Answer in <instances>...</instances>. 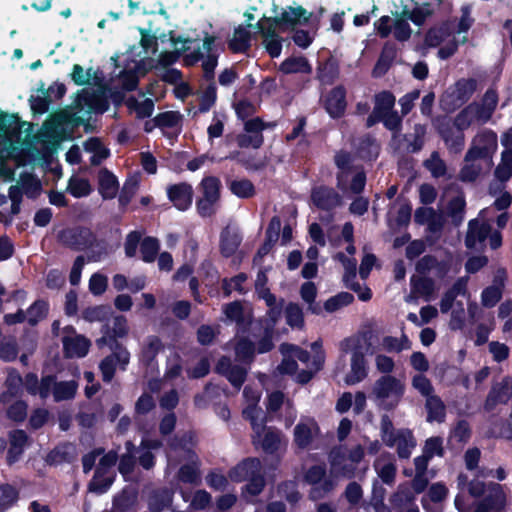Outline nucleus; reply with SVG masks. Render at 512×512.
I'll list each match as a JSON object with an SVG mask.
<instances>
[{
  "label": "nucleus",
  "mask_w": 512,
  "mask_h": 512,
  "mask_svg": "<svg viewBox=\"0 0 512 512\" xmlns=\"http://www.w3.org/2000/svg\"><path fill=\"white\" fill-rule=\"evenodd\" d=\"M498 104L495 90L488 89L480 102H472L459 111L453 118V126L458 130H467L474 125L489 122Z\"/></svg>",
  "instance_id": "f257e3e1"
},
{
  "label": "nucleus",
  "mask_w": 512,
  "mask_h": 512,
  "mask_svg": "<svg viewBox=\"0 0 512 512\" xmlns=\"http://www.w3.org/2000/svg\"><path fill=\"white\" fill-rule=\"evenodd\" d=\"M406 390L405 382L393 375H382L374 381L369 393L370 400L382 410H394Z\"/></svg>",
  "instance_id": "f03ea898"
},
{
  "label": "nucleus",
  "mask_w": 512,
  "mask_h": 512,
  "mask_svg": "<svg viewBox=\"0 0 512 512\" xmlns=\"http://www.w3.org/2000/svg\"><path fill=\"white\" fill-rule=\"evenodd\" d=\"M228 477L233 482L247 481L244 491L251 496L259 495L265 486L262 464L257 458L244 459L230 469Z\"/></svg>",
  "instance_id": "7ed1b4c3"
},
{
  "label": "nucleus",
  "mask_w": 512,
  "mask_h": 512,
  "mask_svg": "<svg viewBox=\"0 0 512 512\" xmlns=\"http://www.w3.org/2000/svg\"><path fill=\"white\" fill-rule=\"evenodd\" d=\"M342 351L351 352L350 371L345 376L348 385H355L368 376V364L365 359V349L361 341L356 338H347L340 344Z\"/></svg>",
  "instance_id": "20e7f679"
},
{
  "label": "nucleus",
  "mask_w": 512,
  "mask_h": 512,
  "mask_svg": "<svg viewBox=\"0 0 512 512\" xmlns=\"http://www.w3.org/2000/svg\"><path fill=\"white\" fill-rule=\"evenodd\" d=\"M474 79L462 78L451 85L441 97V106L445 111L451 112L466 103L476 91Z\"/></svg>",
  "instance_id": "39448f33"
},
{
  "label": "nucleus",
  "mask_w": 512,
  "mask_h": 512,
  "mask_svg": "<svg viewBox=\"0 0 512 512\" xmlns=\"http://www.w3.org/2000/svg\"><path fill=\"white\" fill-rule=\"evenodd\" d=\"M466 41V36H463L460 40L456 39L455 36L451 35L449 28L446 26L430 29L425 37L427 46H441L438 51V56L441 59L451 57L457 51L458 45L460 43L464 44Z\"/></svg>",
  "instance_id": "423d86ee"
},
{
  "label": "nucleus",
  "mask_w": 512,
  "mask_h": 512,
  "mask_svg": "<svg viewBox=\"0 0 512 512\" xmlns=\"http://www.w3.org/2000/svg\"><path fill=\"white\" fill-rule=\"evenodd\" d=\"M108 108V102L101 93L84 91L73 102V116L76 120L89 119L92 113H102Z\"/></svg>",
  "instance_id": "0eeeda50"
},
{
  "label": "nucleus",
  "mask_w": 512,
  "mask_h": 512,
  "mask_svg": "<svg viewBox=\"0 0 512 512\" xmlns=\"http://www.w3.org/2000/svg\"><path fill=\"white\" fill-rule=\"evenodd\" d=\"M221 182L217 177L207 176L202 179L199 190L202 194L197 201V209L199 213L206 217L211 216L215 212V205L220 198Z\"/></svg>",
  "instance_id": "6e6552de"
},
{
  "label": "nucleus",
  "mask_w": 512,
  "mask_h": 512,
  "mask_svg": "<svg viewBox=\"0 0 512 512\" xmlns=\"http://www.w3.org/2000/svg\"><path fill=\"white\" fill-rule=\"evenodd\" d=\"M305 481L312 485L310 498L313 500L324 498L336 486L332 478L326 477V467L324 465L311 466L305 474Z\"/></svg>",
  "instance_id": "1a4fd4ad"
},
{
  "label": "nucleus",
  "mask_w": 512,
  "mask_h": 512,
  "mask_svg": "<svg viewBox=\"0 0 512 512\" xmlns=\"http://www.w3.org/2000/svg\"><path fill=\"white\" fill-rule=\"evenodd\" d=\"M493 166V160L481 157L467 150L459 179L463 182H474L482 175L488 174Z\"/></svg>",
  "instance_id": "9d476101"
},
{
  "label": "nucleus",
  "mask_w": 512,
  "mask_h": 512,
  "mask_svg": "<svg viewBox=\"0 0 512 512\" xmlns=\"http://www.w3.org/2000/svg\"><path fill=\"white\" fill-rule=\"evenodd\" d=\"M58 241L73 250H83L94 241V235L90 229L81 226L68 227L58 232Z\"/></svg>",
  "instance_id": "9b49d317"
},
{
  "label": "nucleus",
  "mask_w": 512,
  "mask_h": 512,
  "mask_svg": "<svg viewBox=\"0 0 512 512\" xmlns=\"http://www.w3.org/2000/svg\"><path fill=\"white\" fill-rule=\"evenodd\" d=\"M320 435V427L312 417L302 416L293 430V442L300 449L310 448Z\"/></svg>",
  "instance_id": "f8f14e48"
},
{
  "label": "nucleus",
  "mask_w": 512,
  "mask_h": 512,
  "mask_svg": "<svg viewBox=\"0 0 512 512\" xmlns=\"http://www.w3.org/2000/svg\"><path fill=\"white\" fill-rule=\"evenodd\" d=\"M483 499L477 504L475 512H502L507 504V496L503 486L489 482Z\"/></svg>",
  "instance_id": "ddd939ff"
},
{
  "label": "nucleus",
  "mask_w": 512,
  "mask_h": 512,
  "mask_svg": "<svg viewBox=\"0 0 512 512\" xmlns=\"http://www.w3.org/2000/svg\"><path fill=\"white\" fill-rule=\"evenodd\" d=\"M498 148L497 134L487 128L480 129L472 138L468 151L486 159L493 160Z\"/></svg>",
  "instance_id": "4468645a"
},
{
  "label": "nucleus",
  "mask_w": 512,
  "mask_h": 512,
  "mask_svg": "<svg viewBox=\"0 0 512 512\" xmlns=\"http://www.w3.org/2000/svg\"><path fill=\"white\" fill-rule=\"evenodd\" d=\"M130 360V353L120 344L116 343L114 351L111 355L105 357L99 365L102 379L104 382H110L115 374L117 365L122 369L128 365Z\"/></svg>",
  "instance_id": "2eb2a0df"
},
{
  "label": "nucleus",
  "mask_w": 512,
  "mask_h": 512,
  "mask_svg": "<svg viewBox=\"0 0 512 512\" xmlns=\"http://www.w3.org/2000/svg\"><path fill=\"white\" fill-rule=\"evenodd\" d=\"M183 459L186 461L177 473L179 481L187 484L198 485L201 482V462L196 453L190 449L184 450Z\"/></svg>",
  "instance_id": "dca6fc26"
},
{
  "label": "nucleus",
  "mask_w": 512,
  "mask_h": 512,
  "mask_svg": "<svg viewBox=\"0 0 512 512\" xmlns=\"http://www.w3.org/2000/svg\"><path fill=\"white\" fill-rule=\"evenodd\" d=\"M252 442L255 447H260L264 452L274 454L282 445L283 435L279 430L265 425L263 431L253 433Z\"/></svg>",
  "instance_id": "f3484780"
},
{
  "label": "nucleus",
  "mask_w": 512,
  "mask_h": 512,
  "mask_svg": "<svg viewBox=\"0 0 512 512\" xmlns=\"http://www.w3.org/2000/svg\"><path fill=\"white\" fill-rule=\"evenodd\" d=\"M64 332L66 334L62 338V342L66 355L68 357L85 356L89 350L90 341L84 336L76 334L71 326L64 328Z\"/></svg>",
  "instance_id": "a211bd4d"
},
{
  "label": "nucleus",
  "mask_w": 512,
  "mask_h": 512,
  "mask_svg": "<svg viewBox=\"0 0 512 512\" xmlns=\"http://www.w3.org/2000/svg\"><path fill=\"white\" fill-rule=\"evenodd\" d=\"M335 258L338 259L343 264V267L345 269L343 280L345 282L346 287L357 292L360 300H369L371 298V291L368 288L362 290L360 284L353 282V279L356 276V260L347 258L343 253H338L335 256Z\"/></svg>",
  "instance_id": "6ab92c4d"
},
{
  "label": "nucleus",
  "mask_w": 512,
  "mask_h": 512,
  "mask_svg": "<svg viewBox=\"0 0 512 512\" xmlns=\"http://www.w3.org/2000/svg\"><path fill=\"white\" fill-rule=\"evenodd\" d=\"M277 25L267 18L266 21L256 23L257 30L263 36V44L271 57H278L281 54L282 44L278 35L275 33Z\"/></svg>",
  "instance_id": "aec40b11"
},
{
  "label": "nucleus",
  "mask_w": 512,
  "mask_h": 512,
  "mask_svg": "<svg viewBox=\"0 0 512 512\" xmlns=\"http://www.w3.org/2000/svg\"><path fill=\"white\" fill-rule=\"evenodd\" d=\"M512 396V378L504 377L500 382L493 384L487 399L485 409L493 410L498 404H505Z\"/></svg>",
  "instance_id": "412c9836"
},
{
  "label": "nucleus",
  "mask_w": 512,
  "mask_h": 512,
  "mask_svg": "<svg viewBox=\"0 0 512 512\" xmlns=\"http://www.w3.org/2000/svg\"><path fill=\"white\" fill-rule=\"evenodd\" d=\"M330 472L335 477L352 478L356 466L350 462L349 458L341 448H334L329 454Z\"/></svg>",
  "instance_id": "4be33fe9"
},
{
  "label": "nucleus",
  "mask_w": 512,
  "mask_h": 512,
  "mask_svg": "<svg viewBox=\"0 0 512 512\" xmlns=\"http://www.w3.org/2000/svg\"><path fill=\"white\" fill-rule=\"evenodd\" d=\"M465 130L453 129L449 123H441L438 132L450 153L458 154L465 146Z\"/></svg>",
  "instance_id": "5701e85b"
},
{
  "label": "nucleus",
  "mask_w": 512,
  "mask_h": 512,
  "mask_svg": "<svg viewBox=\"0 0 512 512\" xmlns=\"http://www.w3.org/2000/svg\"><path fill=\"white\" fill-rule=\"evenodd\" d=\"M374 469L381 479L387 485H393L396 478L397 466L392 454L382 453L373 464Z\"/></svg>",
  "instance_id": "b1692460"
},
{
  "label": "nucleus",
  "mask_w": 512,
  "mask_h": 512,
  "mask_svg": "<svg viewBox=\"0 0 512 512\" xmlns=\"http://www.w3.org/2000/svg\"><path fill=\"white\" fill-rule=\"evenodd\" d=\"M313 356L307 370H302L296 375V381L305 384L309 382L313 375L322 369L325 362V352L322 349V342L315 341L311 344Z\"/></svg>",
  "instance_id": "393cba45"
},
{
  "label": "nucleus",
  "mask_w": 512,
  "mask_h": 512,
  "mask_svg": "<svg viewBox=\"0 0 512 512\" xmlns=\"http://www.w3.org/2000/svg\"><path fill=\"white\" fill-rule=\"evenodd\" d=\"M411 291L407 296L406 301L412 302L418 298H423L425 301H430L435 292V283L433 279L427 277H412L410 281Z\"/></svg>",
  "instance_id": "a878e982"
},
{
  "label": "nucleus",
  "mask_w": 512,
  "mask_h": 512,
  "mask_svg": "<svg viewBox=\"0 0 512 512\" xmlns=\"http://www.w3.org/2000/svg\"><path fill=\"white\" fill-rule=\"evenodd\" d=\"M311 199L315 206L323 210H331L341 204L340 195L334 189L325 186L314 188Z\"/></svg>",
  "instance_id": "bb28decb"
},
{
  "label": "nucleus",
  "mask_w": 512,
  "mask_h": 512,
  "mask_svg": "<svg viewBox=\"0 0 512 512\" xmlns=\"http://www.w3.org/2000/svg\"><path fill=\"white\" fill-rule=\"evenodd\" d=\"M77 390V381H57L54 376H51V382L49 384V396L52 395L55 402L69 401L74 399Z\"/></svg>",
  "instance_id": "cd10ccee"
},
{
  "label": "nucleus",
  "mask_w": 512,
  "mask_h": 512,
  "mask_svg": "<svg viewBox=\"0 0 512 512\" xmlns=\"http://www.w3.org/2000/svg\"><path fill=\"white\" fill-rule=\"evenodd\" d=\"M168 197L173 205L179 210H186L192 204L193 189L187 183L172 185L167 190Z\"/></svg>",
  "instance_id": "c85d7f7f"
},
{
  "label": "nucleus",
  "mask_w": 512,
  "mask_h": 512,
  "mask_svg": "<svg viewBox=\"0 0 512 512\" xmlns=\"http://www.w3.org/2000/svg\"><path fill=\"white\" fill-rule=\"evenodd\" d=\"M491 232V226L478 219H472L468 223V230L465 237V245L469 249H474L478 244H482Z\"/></svg>",
  "instance_id": "c756f323"
},
{
  "label": "nucleus",
  "mask_w": 512,
  "mask_h": 512,
  "mask_svg": "<svg viewBox=\"0 0 512 512\" xmlns=\"http://www.w3.org/2000/svg\"><path fill=\"white\" fill-rule=\"evenodd\" d=\"M416 445L417 442L412 431L408 429H399L397 430V434L394 436L393 444L387 446L391 448L395 447L400 459H408Z\"/></svg>",
  "instance_id": "7c9ffc66"
},
{
  "label": "nucleus",
  "mask_w": 512,
  "mask_h": 512,
  "mask_svg": "<svg viewBox=\"0 0 512 512\" xmlns=\"http://www.w3.org/2000/svg\"><path fill=\"white\" fill-rule=\"evenodd\" d=\"M215 37L206 34L203 43H202V51L203 58L200 59L202 62L201 66L204 73V78L206 81H214V70L217 66V55L212 53V46L215 42Z\"/></svg>",
  "instance_id": "2f4dec72"
},
{
  "label": "nucleus",
  "mask_w": 512,
  "mask_h": 512,
  "mask_svg": "<svg viewBox=\"0 0 512 512\" xmlns=\"http://www.w3.org/2000/svg\"><path fill=\"white\" fill-rule=\"evenodd\" d=\"M467 282L466 277H460L455 281L452 287L443 294L439 303L441 313L446 314L454 305L456 306V298L458 296L467 295Z\"/></svg>",
  "instance_id": "473e14b6"
},
{
  "label": "nucleus",
  "mask_w": 512,
  "mask_h": 512,
  "mask_svg": "<svg viewBox=\"0 0 512 512\" xmlns=\"http://www.w3.org/2000/svg\"><path fill=\"white\" fill-rule=\"evenodd\" d=\"M259 399V392H253L252 403L248 404L242 412L243 417L250 422L253 433L263 431L266 423L263 411L258 406Z\"/></svg>",
  "instance_id": "72a5a7b5"
},
{
  "label": "nucleus",
  "mask_w": 512,
  "mask_h": 512,
  "mask_svg": "<svg viewBox=\"0 0 512 512\" xmlns=\"http://www.w3.org/2000/svg\"><path fill=\"white\" fill-rule=\"evenodd\" d=\"M325 108L333 118L343 115L346 108L345 91L343 88L336 87L327 95Z\"/></svg>",
  "instance_id": "f704fd0d"
},
{
  "label": "nucleus",
  "mask_w": 512,
  "mask_h": 512,
  "mask_svg": "<svg viewBox=\"0 0 512 512\" xmlns=\"http://www.w3.org/2000/svg\"><path fill=\"white\" fill-rule=\"evenodd\" d=\"M51 376L42 377L38 380L37 375L29 373L25 376L24 387L31 395H39L41 399L45 400L49 397V384Z\"/></svg>",
  "instance_id": "c9c22d12"
},
{
  "label": "nucleus",
  "mask_w": 512,
  "mask_h": 512,
  "mask_svg": "<svg viewBox=\"0 0 512 512\" xmlns=\"http://www.w3.org/2000/svg\"><path fill=\"white\" fill-rule=\"evenodd\" d=\"M99 192L105 199H112L116 196L119 183L116 177L107 169H101L98 174Z\"/></svg>",
  "instance_id": "e433bc0d"
},
{
  "label": "nucleus",
  "mask_w": 512,
  "mask_h": 512,
  "mask_svg": "<svg viewBox=\"0 0 512 512\" xmlns=\"http://www.w3.org/2000/svg\"><path fill=\"white\" fill-rule=\"evenodd\" d=\"M310 18V14L301 6L288 7L283 11L280 17L271 18V21L276 25L280 24H297L302 21L307 22Z\"/></svg>",
  "instance_id": "4c0bfd02"
},
{
  "label": "nucleus",
  "mask_w": 512,
  "mask_h": 512,
  "mask_svg": "<svg viewBox=\"0 0 512 512\" xmlns=\"http://www.w3.org/2000/svg\"><path fill=\"white\" fill-rule=\"evenodd\" d=\"M28 436L23 430H15L10 433V448L7 460L9 464L16 462L27 445Z\"/></svg>",
  "instance_id": "58836bf2"
},
{
  "label": "nucleus",
  "mask_w": 512,
  "mask_h": 512,
  "mask_svg": "<svg viewBox=\"0 0 512 512\" xmlns=\"http://www.w3.org/2000/svg\"><path fill=\"white\" fill-rule=\"evenodd\" d=\"M173 493L168 489L154 491L148 500V507L151 512H162L171 506Z\"/></svg>",
  "instance_id": "ea45409f"
},
{
  "label": "nucleus",
  "mask_w": 512,
  "mask_h": 512,
  "mask_svg": "<svg viewBox=\"0 0 512 512\" xmlns=\"http://www.w3.org/2000/svg\"><path fill=\"white\" fill-rule=\"evenodd\" d=\"M242 241L241 235L230 228H225L221 233V252L224 256L233 255Z\"/></svg>",
  "instance_id": "a19ab883"
},
{
  "label": "nucleus",
  "mask_w": 512,
  "mask_h": 512,
  "mask_svg": "<svg viewBox=\"0 0 512 512\" xmlns=\"http://www.w3.org/2000/svg\"><path fill=\"white\" fill-rule=\"evenodd\" d=\"M466 201L462 193L453 197L447 206V214L454 225L459 226L464 220Z\"/></svg>",
  "instance_id": "79ce46f5"
},
{
  "label": "nucleus",
  "mask_w": 512,
  "mask_h": 512,
  "mask_svg": "<svg viewBox=\"0 0 512 512\" xmlns=\"http://www.w3.org/2000/svg\"><path fill=\"white\" fill-rule=\"evenodd\" d=\"M163 350L162 341L157 336H148L142 346L141 359L149 365L156 356Z\"/></svg>",
  "instance_id": "37998d69"
},
{
  "label": "nucleus",
  "mask_w": 512,
  "mask_h": 512,
  "mask_svg": "<svg viewBox=\"0 0 512 512\" xmlns=\"http://www.w3.org/2000/svg\"><path fill=\"white\" fill-rule=\"evenodd\" d=\"M495 178L504 183L512 176V149H504L501 153V161L494 171Z\"/></svg>",
  "instance_id": "c03bdc74"
},
{
  "label": "nucleus",
  "mask_w": 512,
  "mask_h": 512,
  "mask_svg": "<svg viewBox=\"0 0 512 512\" xmlns=\"http://www.w3.org/2000/svg\"><path fill=\"white\" fill-rule=\"evenodd\" d=\"M137 503V494L131 490H123L113 500V512H128Z\"/></svg>",
  "instance_id": "a18cd8bd"
},
{
  "label": "nucleus",
  "mask_w": 512,
  "mask_h": 512,
  "mask_svg": "<svg viewBox=\"0 0 512 512\" xmlns=\"http://www.w3.org/2000/svg\"><path fill=\"white\" fill-rule=\"evenodd\" d=\"M126 104L129 109L136 113L138 118L149 117L154 111V101L150 98L138 100L135 97H130L127 99Z\"/></svg>",
  "instance_id": "49530a36"
},
{
  "label": "nucleus",
  "mask_w": 512,
  "mask_h": 512,
  "mask_svg": "<svg viewBox=\"0 0 512 512\" xmlns=\"http://www.w3.org/2000/svg\"><path fill=\"white\" fill-rule=\"evenodd\" d=\"M426 409L428 412L427 420L438 421L441 422L445 417V406L441 399L432 394L429 397H426Z\"/></svg>",
  "instance_id": "de8ad7c7"
},
{
  "label": "nucleus",
  "mask_w": 512,
  "mask_h": 512,
  "mask_svg": "<svg viewBox=\"0 0 512 512\" xmlns=\"http://www.w3.org/2000/svg\"><path fill=\"white\" fill-rule=\"evenodd\" d=\"M87 152L93 153L91 157L92 165H99L104 159L109 156V151L102 145L99 139L90 138L83 144Z\"/></svg>",
  "instance_id": "09e8293b"
},
{
  "label": "nucleus",
  "mask_w": 512,
  "mask_h": 512,
  "mask_svg": "<svg viewBox=\"0 0 512 512\" xmlns=\"http://www.w3.org/2000/svg\"><path fill=\"white\" fill-rule=\"evenodd\" d=\"M458 487L460 489H467L468 493L473 497H480L487 490V484L478 479L469 480L468 476L465 474H460L457 478Z\"/></svg>",
  "instance_id": "8fccbe9b"
},
{
  "label": "nucleus",
  "mask_w": 512,
  "mask_h": 512,
  "mask_svg": "<svg viewBox=\"0 0 512 512\" xmlns=\"http://www.w3.org/2000/svg\"><path fill=\"white\" fill-rule=\"evenodd\" d=\"M251 33L247 28L238 27L229 42V47L234 52H244L250 46Z\"/></svg>",
  "instance_id": "3c124183"
},
{
  "label": "nucleus",
  "mask_w": 512,
  "mask_h": 512,
  "mask_svg": "<svg viewBox=\"0 0 512 512\" xmlns=\"http://www.w3.org/2000/svg\"><path fill=\"white\" fill-rule=\"evenodd\" d=\"M414 501V495L407 485H399L391 495L390 503L394 509L401 510Z\"/></svg>",
  "instance_id": "603ef678"
},
{
  "label": "nucleus",
  "mask_w": 512,
  "mask_h": 512,
  "mask_svg": "<svg viewBox=\"0 0 512 512\" xmlns=\"http://www.w3.org/2000/svg\"><path fill=\"white\" fill-rule=\"evenodd\" d=\"M280 71L285 74L309 73L311 67L304 57H290L280 65Z\"/></svg>",
  "instance_id": "864d4df0"
},
{
  "label": "nucleus",
  "mask_w": 512,
  "mask_h": 512,
  "mask_svg": "<svg viewBox=\"0 0 512 512\" xmlns=\"http://www.w3.org/2000/svg\"><path fill=\"white\" fill-rule=\"evenodd\" d=\"M183 116L178 111L159 113L155 118V125L161 129H172L181 126Z\"/></svg>",
  "instance_id": "5fc2aeb1"
},
{
  "label": "nucleus",
  "mask_w": 512,
  "mask_h": 512,
  "mask_svg": "<svg viewBox=\"0 0 512 512\" xmlns=\"http://www.w3.org/2000/svg\"><path fill=\"white\" fill-rule=\"evenodd\" d=\"M113 481L114 474L95 471V475L89 483V490L97 494H103L110 488Z\"/></svg>",
  "instance_id": "6e6d98bb"
},
{
  "label": "nucleus",
  "mask_w": 512,
  "mask_h": 512,
  "mask_svg": "<svg viewBox=\"0 0 512 512\" xmlns=\"http://www.w3.org/2000/svg\"><path fill=\"white\" fill-rule=\"evenodd\" d=\"M208 85L202 90L199 98V112L205 113L209 111L215 104L217 99V88L214 81H208Z\"/></svg>",
  "instance_id": "4d7b16f0"
},
{
  "label": "nucleus",
  "mask_w": 512,
  "mask_h": 512,
  "mask_svg": "<svg viewBox=\"0 0 512 512\" xmlns=\"http://www.w3.org/2000/svg\"><path fill=\"white\" fill-rule=\"evenodd\" d=\"M426 134V128L423 125L417 124L414 127V133L412 135H404L403 138L408 142L406 152L415 153L422 149L424 145V136Z\"/></svg>",
  "instance_id": "13d9d810"
},
{
  "label": "nucleus",
  "mask_w": 512,
  "mask_h": 512,
  "mask_svg": "<svg viewBox=\"0 0 512 512\" xmlns=\"http://www.w3.org/2000/svg\"><path fill=\"white\" fill-rule=\"evenodd\" d=\"M19 499V491L10 484L0 485V512H5Z\"/></svg>",
  "instance_id": "bf43d9fd"
},
{
  "label": "nucleus",
  "mask_w": 512,
  "mask_h": 512,
  "mask_svg": "<svg viewBox=\"0 0 512 512\" xmlns=\"http://www.w3.org/2000/svg\"><path fill=\"white\" fill-rule=\"evenodd\" d=\"M408 18L403 12L396 14L393 20V35L398 41H407L412 33Z\"/></svg>",
  "instance_id": "052dcab7"
},
{
  "label": "nucleus",
  "mask_w": 512,
  "mask_h": 512,
  "mask_svg": "<svg viewBox=\"0 0 512 512\" xmlns=\"http://www.w3.org/2000/svg\"><path fill=\"white\" fill-rule=\"evenodd\" d=\"M301 298L308 304V309L314 314L321 313V306L315 303L317 288L313 282H305L300 289Z\"/></svg>",
  "instance_id": "680f3d73"
},
{
  "label": "nucleus",
  "mask_w": 512,
  "mask_h": 512,
  "mask_svg": "<svg viewBox=\"0 0 512 512\" xmlns=\"http://www.w3.org/2000/svg\"><path fill=\"white\" fill-rule=\"evenodd\" d=\"M395 104V97L387 91H383L375 96V115L384 116L392 111Z\"/></svg>",
  "instance_id": "e2e57ef3"
},
{
  "label": "nucleus",
  "mask_w": 512,
  "mask_h": 512,
  "mask_svg": "<svg viewBox=\"0 0 512 512\" xmlns=\"http://www.w3.org/2000/svg\"><path fill=\"white\" fill-rule=\"evenodd\" d=\"M67 191L76 198L88 196L91 193V186L87 179L79 177H71Z\"/></svg>",
  "instance_id": "0e129e2a"
},
{
  "label": "nucleus",
  "mask_w": 512,
  "mask_h": 512,
  "mask_svg": "<svg viewBox=\"0 0 512 512\" xmlns=\"http://www.w3.org/2000/svg\"><path fill=\"white\" fill-rule=\"evenodd\" d=\"M111 309L108 306L88 307L82 312V317L88 322H103L108 320Z\"/></svg>",
  "instance_id": "69168bd1"
},
{
  "label": "nucleus",
  "mask_w": 512,
  "mask_h": 512,
  "mask_svg": "<svg viewBox=\"0 0 512 512\" xmlns=\"http://www.w3.org/2000/svg\"><path fill=\"white\" fill-rule=\"evenodd\" d=\"M235 353L237 360L250 363L255 353L253 342L246 338L239 339L235 346Z\"/></svg>",
  "instance_id": "338daca9"
},
{
  "label": "nucleus",
  "mask_w": 512,
  "mask_h": 512,
  "mask_svg": "<svg viewBox=\"0 0 512 512\" xmlns=\"http://www.w3.org/2000/svg\"><path fill=\"white\" fill-rule=\"evenodd\" d=\"M424 166L435 178L443 177L447 172V167L444 160L441 159L439 153L436 151H434L430 157L425 160Z\"/></svg>",
  "instance_id": "774afa93"
}]
</instances>
